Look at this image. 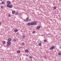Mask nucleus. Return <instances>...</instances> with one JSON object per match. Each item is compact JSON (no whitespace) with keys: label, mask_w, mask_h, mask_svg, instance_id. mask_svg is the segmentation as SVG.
I'll return each mask as SVG.
<instances>
[{"label":"nucleus","mask_w":61,"mask_h":61,"mask_svg":"<svg viewBox=\"0 0 61 61\" xmlns=\"http://www.w3.org/2000/svg\"><path fill=\"white\" fill-rule=\"evenodd\" d=\"M55 46H52L51 47L50 49V50H52L53 49H55Z\"/></svg>","instance_id":"obj_1"},{"label":"nucleus","mask_w":61,"mask_h":61,"mask_svg":"<svg viewBox=\"0 0 61 61\" xmlns=\"http://www.w3.org/2000/svg\"><path fill=\"white\" fill-rule=\"evenodd\" d=\"M33 23L34 25H36V21H35V22H33Z\"/></svg>","instance_id":"obj_2"},{"label":"nucleus","mask_w":61,"mask_h":61,"mask_svg":"<svg viewBox=\"0 0 61 61\" xmlns=\"http://www.w3.org/2000/svg\"><path fill=\"white\" fill-rule=\"evenodd\" d=\"M7 3L8 4H10V1H8L7 2Z\"/></svg>","instance_id":"obj_3"},{"label":"nucleus","mask_w":61,"mask_h":61,"mask_svg":"<svg viewBox=\"0 0 61 61\" xmlns=\"http://www.w3.org/2000/svg\"><path fill=\"white\" fill-rule=\"evenodd\" d=\"M40 26H38L37 27L36 29H40Z\"/></svg>","instance_id":"obj_4"},{"label":"nucleus","mask_w":61,"mask_h":61,"mask_svg":"<svg viewBox=\"0 0 61 61\" xmlns=\"http://www.w3.org/2000/svg\"><path fill=\"white\" fill-rule=\"evenodd\" d=\"M9 7V8H12V7H13V5H10Z\"/></svg>","instance_id":"obj_5"},{"label":"nucleus","mask_w":61,"mask_h":61,"mask_svg":"<svg viewBox=\"0 0 61 61\" xmlns=\"http://www.w3.org/2000/svg\"><path fill=\"white\" fill-rule=\"evenodd\" d=\"M31 25V23H29L27 24V25Z\"/></svg>","instance_id":"obj_6"},{"label":"nucleus","mask_w":61,"mask_h":61,"mask_svg":"<svg viewBox=\"0 0 61 61\" xmlns=\"http://www.w3.org/2000/svg\"><path fill=\"white\" fill-rule=\"evenodd\" d=\"M26 20L27 21H28L29 20V18H28V17L26 18Z\"/></svg>","instance_id":"obj_7"},{"label":"nucleus","mask_w":61,"mask_h":61,"mask_svg":"<svg viewBox=\"0 0 61 61\" xmlns=\"http://www.w3.org/2000/svg\"><path fill=\"white\" fill-rule=\"evenodd\" d=\"M1 4H2V5H4V4H5V2L4 1H2V2Z\"/></svg>","instance_id":"obj_8"},{"label":"nucleus","mask_w":61,"mask_h":61,"mask_svg":"<svg viewBox=\"0 0 61 61\" xmlns=\"http://www.w3.org/2000/svg\"><path fill=\"white\" fill-rule=\"evenodd\" d=\"M25 52H26V53H27V52H29V51L27 50H26L25 51Z\"/></svg>","instance_id":"obj_9"},{"label":"nucleus","mask_w":61,"mask_h":61,"mask_svg":"<svg viewBox=\"0 0 61 61\" xmlns=\"http://www.w3.org/2000/svg\"><path fill=\"white\" fill-rule=\"evenodd\" d=\"M15 11H13L12 12V13L13 14H15Z\"/></svg>","instance_id":"obj_10"},{"label":"nucleus","mask_w":61,"mask_h":61,"mask_svg":"<svg viewBox=\"0 0 61 61\" xmlns=\"http://www.w3.org/2000/svg\"><path fill=\"white\" fill-rule=\"evenodd\" d=\"M31 25H34V23H33V22H32L31 23Z\"/></svg>","instance_id":"obj_11"},{"label":"nucleus","mask_w":61,"mask_h":61,"mask_svg":"<svg viewBox=\"0 0 61 61\" xmlns=\"http://www.w3.org/2000/svg\"><path fill=\"white\" fill-rule=\"evenodd\" d=\"M8 40L9 41H11V39L10 38L8 39Z\"/></svg>","instance_id":"obj_12"},{"label":"nucleus","mask_w":61,"mask_h":61,"mask_svg":"<svg viewBox=\"0 0 61 61\" xmlns=\"http://www.w3.org/2000/svg\"><path fill=\"white\" fill-rule=\"evenodd\" d=\"M2 43L3 44H5V41H3L2 42Z\"/></svg>","instance_id":"obj_13"},{"label":"nucleus","mask_w":61,"mask_h":61,"mask_svg":"<svg viewBox=\"0 0 61 61\" xmlns=\"http://www.w3.org/2000/svg\"><path fill=\"white\" fill-rule=\"evenodd\" d=\"M58 55L59 56H61V52H59L58 54Z\"/></svg>","instance_id":"obj_14"},{"label":"nucleus","mask_w":61,"mask_h":61,"mask_svg":"<svg viewBox=\"0 0 61 61\" xmlns=\"http://www.w3.org/2000/svg\"><path fill=\"white\" fill-rule=\"evenodd\" d=\"M10 6V5L9 4H8L7 5V6L8 7H9Z\"/></svg>","instance_id":"obj_15"},{"label":"nucleus","mask_w":61,"mask_h":61,"mask_svg":"<svg viewBox=\"0 0 61 61\" xmlns=\"http://www.w3.org/2000/svg\"><path fill=\"white\" fill-rule=\"evenodd\" d=\"M14 31L15 32H17V29H15L14 30Z\"/></svg>","instance_id":"obj_16"},{"label":"nucleus","mask_w":61,"mask_h":61,"mask_svg":"<svg viewBox=\"0 0 61 61\" xmlns=\"http://www.w3.org/2000/svg\"><path fill=\"white\" fill-rule=\"evenodd\" d=\"M39 46H41V45H42V44L41 43H39Z\"/></svg>","instance_id":"obj_17"},{"label":"nucleus","mask_w":61,"mask_h":61,"mask_svg":"<svg viewBox=\"0 0 61 61\" xmlns=\"http://www.w3.org/2000/svg\"><path fill=\"white\" fill-rule=\"evenodd\" d=\"M18 12H16L15 13V15H18Z\"/></svg>","instance_id":"obj_18"},{"label":"nucleus","mask_w":61,"mask_h":61,"mask_svg":"<svg viewBox=\"0 0 61 61\" xmlns=\"http://www.w3.org/2000/svg\"><path fill=\"white\" fill-rule=\"evenodd\" d=\"M10 43H11L10 41H8L7 42V43L8 44H10Z\"/></svg>","instance_id":"obj_19"},{"label":"nucleus","mask_w":61,"mask_h":61,"mask_svg":"<svg viewBox=\"0 0 61 61\" xmlns=\"http://www.w3.org/2000/svg\"><path fill=\"white\" fill-rule=\"evenodd\" d=\"M17 53H20V51H17Z\"/></svg>","instance_id":"obj_20"},{"label":"nucleus","mask_w":61,"mask_h":61,"mask_svg":"<svg viewBox=\"0 0 61 61\" xmlns=\"http://www.w3.org/2000/svg\"><path fill=\"white\" fill-rule=\"evenodd\" d=\"M25 36H22V38H25Z\"/></svg>","instance_id":"obj_21"},{"label":"nucleus","mask_w":61,"mask_h":61,"mask_svg":"<svg viewBox=\"0 0 61 61\" xmlns=\"http://www.w3.org/2000/svg\"><path fill=\"white\" fill-rule=\"evenodd\" d=\"M54 9H56V6H55L54 8Z\"/></svg>","instance_id":"obj_22"},{"label":"nucleus","mask_w":61,"mask_h":61,"mask_svg":"<svg viewBox=\"0 0 61 61\" xmlns=\"http://www.w3.org/2000/svg\"><path fill=\"white\" fill-rule=\"evenodd\" d=\"M25 43L24 42H23L22 43V45L23 46H24V45H25Z\"/></svg>","instance_id":"obj_23"},{"label":"nucleus","mask_w":61,"mask_h":61,"mask_svg":"<svg viewBox=\"0 0 61 61\" xmlns=\"http://www.w3.org/2000/svg\"><path fill=\"white\" fill-rule=\"evenodd\" d=\"M44 42H46V40H44Z\"/></svg>","instance_id":"obj_24"},{"label":"nucleus","mask_w":61,"mask_h":61,"mask_svg":"<svg viewBox=\"0 0 61 61\" xmlns=\"http://www.w3.org/2000/svg\"><path fill=\"white\" fill-rule=\"evenodd\" d=\"M14 41L15 42L16 41V39H14Z\"/></svg>","instance_id":"obj_25"},{"label":"nucleus","mask_w":61,"mask_h":61,"mask_svg":"<svg viewBox=\"0 0 61 61\" xmlns=\"http://www.w3.org/2000/svg\"><path fill=\"white\" fill-rule=\"evenodd\" d=\"M7 46H10V45L9 44H7Z\"/></svg>","instance_id":"obj_26"},{"label":"nucleus","mask_w":61,"mask_h":61,"mask_svg":"<svg viewBox=\"0 0 61 61\" xmlns=\"http://www.w3.org/2000/svg\"><path fill=\"white\" fill-rule=\"evenodd\" d=\"M32 33L34 34H35V31H33L32 32Z\"/></svg>","instance_id":"obj_27"},{"label":"nucleus","mask_w":61,"mask_h":61,"mask_svg":"<svg viewBox=\"0 0 61 61\" xmlns=\"http://www.w3.org/2000/svg\"><path fill=\"white\" fill-rule=\"evenodd\" d=\"M30 58H32V57L31 56H30Z\"/></svg>","instance_id":"obj_28"},{"label":"nucleus","mask_w":61,"mask_h":61,"mask_svg":"<svg viewBox=\"0 0 61 61\" xmlns=\"http://www.w3.org/2000/svg\"><path fill=\"white\" fill-rule=\"evenodd\" d=\"M1 8H3V6H1Z\"/></svg>","instance_id":"obj_29"},{"label":"nucleus","mask_w":61,"mask_h":61,"mask_svg":"<svg viewBox=\"0 0 61 61\" xmlns=\"http://www.w3.org/2000/svg\"><path fill=\"white\" fill-rule=\"evenodd\" d=\"M8 16H9V17H11V16H10V15H8Z\"/></svg>","instance_id":"obj_30"},{"label":"nucleus","mask_w":61,"mask_h":61,"mask_svg":"<svg viewBox=\"0 0 61 61\" xmlns=\"http://www.w3.org/2000/svg\"><path fill=\"white\" fill-rule=\"evenodd\" d=\"M1 25V22H0V25Z\"/></svg>","instance_id":"obj_31"},{"label":"nucleus","mask_w":61,"mask_h":61,"mask_svg":"<svg viewBox=\"0 0 61 61\" xmlns=\"http://www.w3.org/2000/svg\"><path fill=\"white\" fill-rule=\"evenodd\" d=\"M31 20L30 19H29V21H31Z\"/></svg>","instance_id":"obj_32"},{"label":"nucleus","mask_w":61,"mask_h":61,"mask_svg":"<svg viewBox=\"0 0 61 61\" xmlns=\"http://www.w3.org/2000/svg\"><path fill=\"white\" fill-rule=\"evenodd\" d=\"M24 21H26V20H25V19H24Z\"/></svg>","instance_id":"obj_33"},{"label":"nucleus","mask_w":61,"mask_h":61,"mask_svg":"<svg viewBox=\"0 0 61 61\" xmlns=\"http://www.w3.org/2000/svg\"><path fill=\"white\" fill-rule=\"evenodd\" d=\"M1 1H2V0H0Z\"/></svg>","instance_id":"obj_34"},{"label":"nucleus","mask_w":61,"mask_h":61,"mask_svg":"<svg viewBox=\"0 0 61 61\" xmlns=\"http://www.w3.org/2000/svg\"><path fill=\"white\" fill-rule=\"evenodd\" d=\"M60 1H61V0H59Z\"/></svg>","instance_id":"obj_35"}]
</instances>
